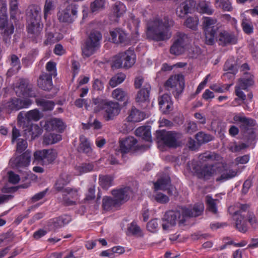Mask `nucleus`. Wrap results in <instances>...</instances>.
<instances>
[{"mask_svg":"<svg viewBox=\"0 0 258 258\" xmlns=\"http://www.w3.org/2000/svg\"><path fill=\"white\" fill-rule=\"evenodd\" d=\"M174 23L173 20L168 17L163 19L156 17L150 20L147 23L146 38L156 42L168 40L172 35L170 29Z\"/></svg>","mask_w":258,"mask_h":258,"instance_id":"1","label":"nucleus"},{"mask_svg":"<svg viewBox=\"0 0 258 258\" xmlns=\"http://www.w3.org/2000/svg\"><path fill=\"white\" fill-rule=\"evenodd\" d=\"M181 211L175 210L167 211L164 215L163 220L168 222L171 226H175L177 223L183 224L186 218L198 217L200 216L204 210L203 203H197L192 208L182 207Z\"/></svg>","mask_w":258,"mask_h":258,"instance_id":"2","label":"nucleus"},{"mask_svg":"<svg viewBox=\"0 0 258 258\" xmlns=\"http://www.w3.org/2000/svg\"><path fill=\"white\" fill-rule=\"evenodd\" d=\"M90 103L94 112L103 111V116L106 121L114 119L120 113L121 109L118 102L100 97L92 98Z\"/></svg>","mask_w":258,"mask_h":258,"instance_id":"3","label":"nucleus"},{"mask_svg":"<svg viewBox=\"0 0 258 258\" xmlns=\"http://www.w3.org/2000/svg\"><path fill=\"white\" fill-rule=\"evenodd\" d=\"M102 39L101 33L98 30H92L82 47V54L87 57L93 54L99 48Z\"/></svg>","mask_w":258,"mask_h":258,"instance_id":"4","label":"nucleus"},{"mask_svg":"<svg viewBox=\"0 0 258 258\" xmlns=\"http://www.w3.org/2000/svg\"><path fill=\"white\" fill-rule=\"evenodd\" d=\"M182 137V134L176 131H167L159 130L156 132V138L158 142H162L165 146L175 148L179 147L181 142L179 140Z\"/></svg>","mask_w":258,"mask_h":258,"instance_id":"5","label":"nucleus"},{"mask_svg":"<svg viewBox=\"0 0 258 258\" xmlns=\"http://www.w3.org/2000/svg\"><path fill=\"white\" fill-rule=\"evenodd\" d=\"M233 120L236 122H240V130L244 137L248 142H252L256 137V135L252 127L255 126L256 121L252 118H247L239 115H235L233 117Z\"/></svg>","mask_w":258,"mask_h":258,"instance_id":"6","label":"nucleus"},{"mask_svg":"<svg viewBox=\"0 0 258 258\" xmlns=\"http://www.w3.org/2000/svg\"><path fill=\"white\" fill-rule=\"evenodd\" d=\"M217 20L210 17H204L203 19L202 26L205 34L206 44L212 45L215 41L219 27L216 25Z\"/></svg>","mask_w":258,"mask_h":258,"instance_id":"7","label":"nucleus"},{"mask_svg":"<svg viewBox=\"0 0 258 258\" xmlns=\"http://www.w3.org/2000/svg\"><path fill=\"white\" fill-rule=\"evenodd\" d=\"M135 63L134 52L131 50L121 52L116 55L113 61L112 67L115 69H128Z\"/></svg>","mask_w":258,"mask_h":258,"instance_id":"8","label":"nucleus"},{"mask_svg":"<svg viewBox=\"0 0 258 258\" xmlns=\"http://www.w3.org/2000/svg\"><path fill=\"white\" fill-rule=\"evenodd\" d=\"M164 87L168 91L172 90L174 97L178 98L184 88L183 76L178 74L170 77L165 83Z\"/></svg>","mask_w":258,"mask_h":258,"instance_id":"9","label":"nucleus"},{"mask_svg":"<svg viewBox=\"0 0 258 258\" xmlns=\"http://www.w3.org/2000/svg\"><path fill=\"white\" fill-rule=\"evenodd\" d=\"M57 155L56 151L53 149L38 150L34 152L35 160L43 165L52 164L56 159Z\"/></svg>","mask_w":258,"mask_h":258,"instance_id":"10","label":"nucleus"},{"mask_svg":"<svg viewBox=\"0 0 258 258\" xmlns=\"http://www.w3.org/2000/svg\"><path fill=\"white\" fill-rule=\"evenodd\" d=\"M78 6L75 4L68 5L64 10L58 14L61 22L72 23L77 17Z\"/></svg>","mask_w":258,"mask_h":258,"instance_id":"11","label":"nucleus"},{"mask_svg":"<svg viewBox=\"0 0 258 258\" xmlns=\"http://www.w3.org/2000/svg\"><path fill=\"white\" fill-rule=\"evenodd\" d=\"M15 91L17 96L19 97H35V92L33 88L32 85L26 79H20L18 86L15 88Z\"/></svg>","mask_w":258,"mask_h":258,"instance_id":"12","label":"nucleus"},{"mask_svg":"<svg viewBox=\"0 0 258 258\" xmlns=\"http://www.w3.org/2000/svg\"><path fill=\"white\" fill-rule=\"evenodd\" d=\"M31 152L27 150L22 155L13 157L10 160L11 166L21 172V169L25 168L30 164Z\"/></svg>","mask_w":258,"mask_h":258,"instance_id":"13","label":"nucleus"},{"mask_svg":"<svg viewBox=\"0 0 258 258\" xmlns=\"http://www.w3.org/2000/svg\"><path fill=\"white\" fill-rule=\"evenodd\" d=\"M217 173L220 175L216 179L217 182H223L235 177L237 170L228 168L226 164H218L217 165Z\"/></svg>","mask_w":258,"mask_h":258,"instance_id":"14","label":"nucleus"},{"mask_svg":"<svg viewBox=\"0 0 258 258\" xmlns=\"http://www.w3.org/2000/svg\"><path fill=\"white\" fill-rule=\"evenodd\" d=\"M187 40V36L184 34H178L175 38L173 44L171 46L170 52L175 55L183 53Z\"/></svg>","mask_w":258,"mask_h":258,"instance_id":"15","label":"nucleus"},{"mask_svg":"<svg viewBox=\"0 0 258 258\" xmlns=\"http://www.w3.org/2000/svg\"><path fill=\"white\" fill-rule=\"evenodd\" d=\"M215 40L218 41L219 45L222 46L234 44L236 43L237 41V38L234 34L229 33L225 30L221 31L218 30Z\"/></svg>","mask_w":258,"mask_h":258,"instance_id":"16","label":"nucleus"},{"mask_svg":"<svg viewBox=\"0 0 258 258\" xmlns=\"http://www.w3.org/2000/svg\"><path fill=\"white\" fill-rule=\"evenodd\" d=\"M196 6L194 0H186L177 8L176 14L178 17L184 18L188 14L192 13Z\"/></svg>","mask_w":258,"mask_h":258,"instance_id":"17","label":"nucleus"},{"mask_svg":"<svg viewBox=\"0 0 258 258\" xmlns=\"http://www.w3.org/2000/svg\"><path fill=\"white\" fill-rule=\"evenodd\" d=\"M32 103L29 99H21L15 98L8 102L6 108L9 112L17 111L23 108L28 107Z\"/></svg>","mask_w":258,"mask_h":258,"instance_id":"18","label":"nucleus"},{"mask_svg":"<svg viewBox=\"0 0 258 258\" xmlns=\"http://www.w3.org/2000/svg\"><path fill=\"white\" fill-rule=\"evenodd\" d=\"M112 41L116 44H121L124 45L128 44L130 39L124 31L116 28L110 32Z\"/></svg>","mask_w":258,"mask_h":258,"instance_id":"19","label":"nucleus"},{"mask_svg":"<svg viewBox=\"0 0 258 258\" xmlns=\"http://www.w3.org/2000/svg\"><path fill=\"white\" fill-rule=\"evenodd\" d=\"M217 165L205 164L199 170H196L198 178L205 180H209L215 173H217Z\"/></svg>","mask_w":258,"mask_h":258,"instance_id":"20","label":"nucleus"},{"mask_svg":"<svg viewBox=\"0 0 258 258\" xmlns=\"http://www.w3.org/2000/svg\"><path fill=\"white\" fill-rule=\"evenodd\" d=\"M111 193L114 198L118 202L120 205L127 201L132 193L131 188L128 186L113 189Z\"/></svg>","mask_w":258,"mask_h":258,"instance_id":"21","label":"nucleus"},{"mask_svg":"<svg viewBox=\"0 0 258 258\" xmlns=\"http://www.w3.org/2000/svg\"><path fill=\"white\" fill-rule=\"evenodd\" d=\"M71 220L72 218L71 216L68 215H62L54 219L52 221H49L48 223L49 230L54 231L56 229L68 224Z\"/></svg>","mask_w":258,"mask_h":258,"instance_id":"22","label":"nucleus"},{"mask_svg":"<svg viewBox=\"0 0 258 258\" xmlns=\"http://www.w3.org/2000/svg\"><path fill=\"white\" fill-rule=\"evenodd\" d=\"M254 83V75L249 72H244L243 73V76L238 79L236 85L245 90L248 88L253 86Z\"/></svg>","mask_w":258,"mask_h":258,"instance_id":"23","label":"nucleus"},{"mask_svg":"<svg viewBox=\"0 0 258 258\" xmlns=\"http://www.w3.org/2000/svg\"><path fill=\"white\" fill-rule=\"evenodd\" d=\"M137 143V140L133 137H128L119 141V151L125 154L133 149Z\"/></svg>","mask_w":258,"mask_h":258,"instance_id":"24","label":"nucleus"},{"mask_svg":"<svg viewBox=\"0 0 258 258\" xmlns=\"http://www.w3.org/2000/svg\"><path fill=\"white\" fill-rule=\"evenodd\" d=\"M38 86L43 90L49 91L52 88V77L51 74L46 73L40 76L37 81Z\"/></svg>","mask_w":258,"mask_h":258,"instance_id":"25","label":"nucleus"},{"mask_svg":"<svg viewBox=\"0 0 258 258\" xmlns=\"http://www.w3.org/2000/svg\"><path fill=\"white\" fill-rule=\"evenodd\" d=\"M44 127L48 132L56 130L61 132L64 130L65 126L61 119L53 118L46 122Z\"/></svg>","mask_w":258,"mask_h":258,"instance_id":"26","label":"nucleus"},{"mask_svg":"<svg viewBox=\"0 0 258 258\" xmlns=\"http://www.w3.org/2000/svg\"><path fill=\"white\" fill-rule=\"evenodd\" d=\"M159 105L160 110L164 113H168L172 109V103L171 101L170 96L167 94H163L158 98Z\"/></svg>","mask_w":258,"mask_h":258,"instance_id":"27","label":"nucleus"},{"mask_svg":"<svg viewBox=\"0 0 258 258\" xmlns=\"http://www.w3.org/2000/svg\"><path fill=\"white\" fill-rule=\"evenodd\" d=\"M233 216L235 221V228L240 232L245 233L247 230V220L245 216L241 215L235 216L233 214Z\"/></svg>","mask_w":258,"mask_h":258,"instance_id":"28","label":"nucleus"},{"mask_svg":"<svg viewBox=\"0 0 258 258\" xmlns=\"http://www.w3.org/2000/svg\"><path fill=\"white\" fill-rule=\"evenodd\" d=\"M170 185H171V180L168 175H165L161 177L154 184L155 190H165V189L168 188V186H170Z\"/></svg>","mask_w":258,"mask_h":258,"instance_id":"29","label":"nucleus"},{"mask_svg":"<svg viewBox=\"0 0 258 258\" xmlns=\"http://www.w3.org/2000/svg\"><path fill=\"white\" fill-rule=\"evenodd\" d=\"M112 97L119 101H124V105L128 102V95L127 93L122 88H116L112 92Z\"/></svg>","mask_w":258,"mask_h":258,"instance_id":"30","label":"nucleus"},{"mask_svg":"<svg viewBox=\"0 0 258 258\" xmlns=\"http://www.w3.org/2000/svg\"><path fill=\"white\" fill-rule=\"evenodd\" d=\"M120 205L115 198L109 197H104L102 200V207L104 210L109 211Z\"/></svg>","mask_w":258,"mask_h":258,"instance_id":"31","label":"nucleus"},{"mask_svg":"<svg viewBox=\"0 0 258 258\" xmlns=\"http://www.w3.org/2000/svg\"><path fill=\"white\" fill-rule=\"evenodd\" d=\"M150 87L149 85H146L138 93L136 98L137 102H144L148 100Z\"/></svg>","mask_w":258,"mask_h":258,"instance_id":"32","label":"nucleus"},{"mask_svg":"<svg viewBox=\"0 0 258 258\" xmlns=\"http://www.w3.org/2000/svg\"><path fill=\"white\" fill-rule=\"evenodd\" d=\"M28 32L33 34L34 36H38L42 29V25L40 22H28Z\"/></svg>","mask_w":258,"mask_h":258,"instance_id":"33","label":"nucleus"},{"mask_svg":"<svg viewBox=\"0 0 258 258\" xmlns=\"http://www.w3.org/2000/svg\"><path fill=\"white\" fill-rule=\"evenodd\" d=\"M80 140V143L78 148V151L87 154L88 156H90L92 153V149L89 142L84 136H81Z\"/></svg>","mask_w":258,"mask_h":258,"instance_id":"34","label":"nucleus"},{"mask_svg":"<svg viewBox=\"0 0 258 258\" xmlns=\"http://www.w3.org/2000/svg\"><path fill=\"white\" fill-rule=\"evenodd\" d=\"M145 114L135 107H132L129 115L127 117L128 121L139 122L144 118Z\"/></svg>","mask_w":258,"mask_h":258,"instance_id":"35","label":"nucleus"},{"mask_svg":"<svg viewBox=\"0 0 258 258\" xmlns=\"http://www.w3.org/2000/svg\"><path fill=\"white\" fill-rule=\"evenodd\" d=\"M136 135L141 137L143 139L147 142H152V137L150 128L147 126H141L136 130Z\"/></svg>","mask_w":258,"mask_h":258,"instance_id":"36","label":"nucleus"},{"mask_svg":"<svg viewBox=\"0 0 258 258\" xmlns=\"http://www.w3.org/2000/svg\"><path fill=\"white\" fill-rule=\"evenodd\" d=\"M35 102L43 111L52 110L54 106L53 101L47 100L43 98H36Z\"/></svg>","mask_w":258,"mask_h":258,"instance_id":"37","label":"nucleus"},{"mask_svg":"<svg viewBox=\"0 0 258 258\" xmlns=\"http://www.w3.org/2000/svg\"><path fill=\"white\" fill-rule=\"evenodd\" d=\"M70 176L68 174L62 173L55 183V189L58 191L63 190L64 186L70 182Z\"/></svg>","mask_w":258,"mask_h":258,"instance_id":"38","label":"nucleus"},{"mask_svg":"<svg viewBox=\"0 0 258 258\" xmlns=\"http://www.w3.org/2000/svg\"><path fill=\"white\" fill-rule=\"evenodd\" d=\"M61 136L59 134H45L43 137V144L48 145L55 144L60 141Z\"/></svg>","mask_w":258,"mask_h":258,"instance_id":"39","label":"nucleus"},{"mask_svg":"<svg viewBox=\"0 0 258 258\" xmlns=\"http://www.w3.org/2000/svg\"><path fill=\"white\" fill-rule=\"evenodd\" d=\"M113 178L108 175H100L99 177V185L104 189H107L112 185Z\"/></svg>","mask_w":258,"mask_h":258,"instance_id":"40","label":"nucleus"},{"mask_svg":"<svg viewBox=\"0 0 258 258\" xmlns=\"http://www.w3.org/2000/svg\"><path fill=\"white\" fill-rule=\"evenodd\" d=\"M113 13L116 17H121L126 11V7L121 2H116L112 6Z\"/></svg>","mask_w":258,"mask_h":258,"instance_id":"41","label":"nucleus"},{"mask_svg":"<svg viewBox=\"0 0 258 258\" xmlns=\"http://www.w3.org/2000/svg\"><path fill=\"white\" fill-rule=\"evenodd\" d=\"M207 210L212 213L216 216H218V212L216 206V200L212 199L211 197H206Z\"/></svg>","mask_w":258,"mask_h":258,"instance_id":"42","label":"nucleus"},{"mask_svg":"<svg viewBox=\"0 0 258 258\" xmlns=\"http://www.w3.org/2000/svg\"><path fill=\"white\" fill-rule=\"evenodd\" d=\"M223 70L224 71H228L229 73L236 74L237 72V64L233 58H230L225 62Z\"/></svg>","mask_w":258,"mask_h":258,"instance_id":"43","label":"nucleus"},{"mask_svg":"<svg viewBox=\"0 0 258 258\" xmlns=\"http://www.w3.org/2000/svg\"><path fill=\"white\" fill-rule=\"evenodd\" d=\"M199 19L196 16L189 17L184 22V26L192 30H196L197 29Z\"/></svg>","mask_w":258,"mask_h":258,"instance_id":"44","label":"nucleus"},{"mask_svg":"<svg viewBox=\"0 0 258 258\" xmlns=\"http://www.w3.org/2000/svg\"><path fill=\"white\" fill-rule=\"evenodd\" d=\"M127 232L133 235L138 237H143V234L139 226L137 225L136 222H133L127 227Z\"/></svg>","mask_w":258,"mask_h":258,"instance_id":"45","label":"nucleus"},{"mask_svg":"<svg viewBox=\"0 0 258 258\" xmlns=\"http://www.w3.org/2000/svg\"><path fill=\"white\" fill-rule=\"evenodd\" d=\"M125 75L123 73L117 74L112 77L109 82V84L112 87H114L121 84L125 79Z\"/></svg>","mask_w":258,"mask_h":258,"instance_id":"46","label":"nucleus"},{"mask_svg":"<svg viewBox=\"0 0 258 258\" xmlns=\"http://www.w3.org/2000/svg\"><path fill=\"white\" fill-rule=\"evenodd\" d=\"M196 139L200 144L208 143L212 140V136L203 132H199L196 135Z\"/></svg>","mask_w":258,"mask_h":258,"instance_id":"47","label":"nucleus"},{"mask_svg":"<svg viewBox=\"0 0 258 258\" xmlns=\"http://www.w3.org/2000/svg\"><path fill=\"white\" fill-rule=\"evenodd\" d=\"M105 0H95L91 3L90 10L92 13L97 12L104 9Z\"/></svg>","mask_w":258,"mask_h":258,"instance_id":"48","label":"nucleus"},{"mask_svg":"<svg viewBox=\"0 0 258 258\" xmlns=\"http://www.w3.org/2000/svg\"><path fill=\"white\" fill-rule=\"evenodd\" d=\"M94 167L93 163H83L77 166L76 168L80 174H83L92 171Z\"/></svg>","mask_w":258,"mask_h":258,"instance_id":"49","label":"nucleus"},{"mask_svg":"<svg viewBox=\"0 0 258 258\" xmlns=\"http://www.w3.org/2000/svg\"><path fill=\"white\" fill-rule=\"evenodd\" d=\"M57 0H46L44 8V17L46 19L47 15L51 11L54 10Z\"/></svg>","mask_w":258,"mask_h":258,"instance_id":"50","label":"nucleus"},{"mask_svg":"<svg viewBox=\"0 0 258 258\" xmlns=\"http://www.w3.org/2000/svg\"><path fill=\"white\" fill-rule=\"evenodd\" d=\"M241 26L243 31L246 34L249 35L253 32V27L252 23L247 19L245 18L242 20Z\"/></svg>","mask_w":258,"mask_h":258,"instance_id":"51","label":"nucleus"},{"mask_svg":"<svg viewBox=\"0 0 258 258\" xmlns=\"http://www.w3.org/2000/svg\"><path fill=\"white\" fill-rule=\"evenodd\" d=\"M27 121L31 120L37 121L40 119V112L37 109L30 110L27 112Z\"/></svg>","mask_w":258,"mask_h":258,"instance_id":"52","label":"nucleus"},{"mask_svg":"<svg viewBox=\"0 0 258 258\" xmlns=\"http://www.w3.org/2000/svg\"><path fill=\"white\" fill-rule=\"evenodd\" d=\"M217 7L223 9L224 11H230L232 7L229 0H215Z\"/></svg>","mask_w":258,"mask_h":258,"instance_id":"53","label":"nucleus"},{"mask_svg":"<svg viewBox=\"0 0 258 258\" xmlns=\"http://www.w3.org/2000/svg\"><path fill=\"white\" fill-rule=\"evenodd\" d=\"M40 12L36 9H31L30 14L29 16L28 22H40Z\"/></svg>","mask_w":258,"mask_h":258,"instance_id":"54","label":"nucleus"},{"mask_svg":"<svg viewBox=\"0 0 258 258\" xmlns=\"http://www.w3.org/2000/svg\"><path fill=\"white\" fill-rule=\"evenodd\" d=\"M248 147L246 144L241 143L237 144L236 142L231 144L229 147V150L232 152H237L244 150Z\"/></svg>","mask_w":258,"mask_h":258,"instance_id":"55","label":"nucleus"},{"mask_svg":"<svg viewBox=\"0 0 258 258\" xmlns=\"http://www.w3.org/2000/svg\"><path fill=\"white\" fill-rule=\"evenodd\" d=\"M155 200L160 204H165L169 201V198L166 195L159 192L154 196Z\"/></svg>","mask_w":258,"mask_h":258,"instance_id":"56","label":"nucleus"},{"mask_svg":"<svg viewBox=\"0 0 258 258\" xmlns=\"http://www.w3.org/2000/svg\"><path fill=\"white\" fill-rule=\"evenodd\" d=\"M27 142L25 140L18 139L17 144V152L21 153L27 148Z\"/></svg>","mask_w":258,"mask_h":258,"instance_id":"57","label":"nucleus"},{"mask_svg":"<svg viewBox=\"0 0 258 258\" xmlns=\"http://www.w3.org/2000/svg\"><path fill=\"white\" fill-rule=\"evenodd\" d=\"M46 70L49 72L47 74H51V77L56 76V63L52 61H49L46 66Z\"/></svg>","mask_w":258,"mask_h":258,"instance_id":"58","label":"nucleus"},{"mask_svg":"<svg viewBox=\"0 0 258 258\" xmlns=\"http://www.w3.org/2000/svg\"><path fill=\"white\" fill-rule=\"evenodd\" d=\"M243 90V88L240 87L239 86L236 85L235 87V95L237 96L238 99L241 100L243 103H244V101L246 99V96L245 95L244 92L242 91Z\"/></svg>","mask_w":258,"mask_h":258,"instance_id":"59","label":"nucleus"},{"mask_svg":"<svg viewBox=\"0 0 258 258\" xmlns=\"http://www.w3.org/2000/svg\"><path fill=\"white\" fill-rule=\"evenodd\" d=\"M11 65L13 67H17V70L20 69V60L19 58L16 54H12L10 57Z\"/></svg>","mask_w":258,"mask_h":258,"instance_id":"60","label":"nucleus"},{"mask_svg":"<svg viewBox=\"0 0 258 258\" xmlns=\"http://www.w3.org/2000/svg\"><path fill=\"white\" fill-rule=\"evenodd\" d=\"M247 205H241L239 208V210L234 212V214L235 216L241 215V216H245L248 215L250 212L247 211L248 209Z\"/></svg>","mask_w":258,"mask_h":258,"instance_id":"61","label":"nucleus"},{"mask_svg":"<svg viewBox=\"0 0 258 258\" xmlns=\"http://www.w3.org/2000/svg\"><path fill=\"white\" fill-rule=\"evenodd\" d=\"M158 226V223L156 219L150 220L147 224V229L151 232H155Z\"/></svg>","mask_w":258,"mask_h":258,"instance_id":"62","label":"nucleus"},{"mask_svg":"<svg viewBox=\"0 0 258 258\" xmlns=\"http://www.w3.org/2000/svg\"><path fill=\"white\" fill-rule=\"evenodd\" d=\"M246 219L247 221H248L251 226L253 228H255L257 225V222L256 218L252 212L249 213L248 215L246 216Z\"/></svg>","mask_w":258,"mask_h":258,"instance_id":"63","label":"nucleus"},{"mask_svg":"<svg viewBox=\"0 0 258 258\" xmlns=\"http://www.w3.org/2000/svg\"><path fill=\"white\" fill-rule=\"evenodd\" d=\"M198 130V126L196 123L192 121L188 122L185 128V132L189 134H192L196 132Z\"/></svg>","mask_w":258,"mask_h":258,"instance_id":"64","label":"nucleus"}]
</instances>
